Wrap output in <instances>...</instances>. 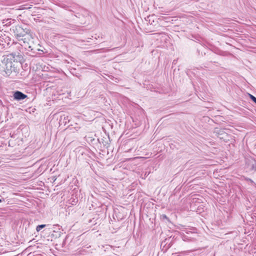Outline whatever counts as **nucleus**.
<instances>
[{
    "instance_id": "4",
    "label": "nucleus",
    "mask_w": 256,
    "mask_h": 256,
    "mask_svg": "<svg viewBox=\"0 0 256 256\" xmlns=\"http://www.w3.org/2000/svg\"><path fill=\"white\" fill-rule=\"evenodd\" d=\"M46 226V224L38 225L36 228V230L37 232H40L42 228H45Z\"/></svg>"
},
{
    "instance_id": "11",
    "label": "nucleus",
    "mask_w": 256,
    "mask_h": 256,
    "mask_svg": "<svg viewBox=\"0 0 256 256\" xmlns=\"http://www.w3.org/2000/svg\"><path fill=\"white\" fill-rule=\"evenodd\" d=\"M253 185L254 186H256V184H253Z\"/></svg>"
},
{
    "instance_id": "3",
    "label": "nucleus",
    "mask_w": 256,
    "mask_h": 256,
    "mask_svg": "<svg viewBox=\"0 0 256 256\" xmlns=\"http://www.w3.org/2000/svg\"><path fill=\"white\" fill-rule=\"evenodd\" d=\"M250 170H256V161L254 160H252Z\"/></svg>"
},
{
    "instance_id": "10",
    "label": "nucleus",
    "mask_w": 256,
    "mask_h": 256,
    "mask_svg": "<svg viewBox=\"0 0 256 256\" xmlns=\"http://www.w3.org/2000/svg\"><path fill=\"white\" fill-rule=\"evenodd\" d=\"M9 56H16L15 54H10Z\"/></svg>"
},
{
    "instance_id": "8",
    "label": "nucleus",
    "mask_w": 256,
    "mask_h": 256,
    "mask_svg": "<svg viewBox=\"0 0 256 256\" xmlns=\"http://www.w3.org/2000/svg\"><path fill=\"white\" fill-rule=\"evenodd\" d=\"M4 199L2 198H0V202H4Z\"/></svg>"
},
{
    "instance_id": "1",
    "label": "nucleus",
    "mask_w": 256,
    "mask_h": 256,
    "mask_svg": "<svg viewBox=\"0 0 256 256\" xmlns=\"http://www.w3.org/2000/svg\"><path fill=\"white\" fill-rule=\"evenodd\" d=\"M10 32L18 40H22L24 44H28L33 39L32 34L29 29L22 25H17L10 28Z\"/></svg>"
},
{
    "instance_id": "5",
    "label": "nucleus",
    "mask_w": 256,
    "mask_h": 256,
    "mask_svg": "<svg viewBox=\"0 0 256 256\" xmlns=\"http://www.w3.org/2000/svg\"><path fill=\"white\" fill-rule=\"evenodd\" d=\"M244 179L247 181L250 182L252 184H256V183L252 180L251 178H247V177H244Z\"/></svg>"
},
{
    "instance_id": "9",
    "label": "nucleus",
    "mask_w": 256,
    "mask_h": 256,
    "mask_svg": "<svg viewBox=\"0 0 256 256\" xmlns=\"http://www.w3.org/2000/svg\"><path fill=\"white\" fill-rule=\"evenodd\" d=\"M28 48L30 49V50H33V49L32 48V46H28Z\"/></svg>"
},
{
    "instance_id": "2",
    "label": "nucleus",
    "mask_w": 256,
    "mask_h": 256,
    "mask_svg": "<svg viewBox=\"0 0 256 256\" xmlns=\"http://www.w3.org/2000/svg\"><path fill=\"white\" fill-rule=\"evenodd\" d=\"M27 95L20 91H16L14 94V98L16 100H22L27 98Z\"/></svg>"
},
{
    "instance_id": "6",
    "label": "nucleus",
    "mask_w": 256,
    "mask_h": 256,
    "mask_svg": "<svg viewBox=\"0 0 256 256\" xmlns=\"http://www.w3.org/2000/svg\"><path fill=\"white\" fill-rule=\"evenodd\" d=\"M250 99L256 104V98L253 95L249 94Z\"/></svg>"
},
{
    "instance_id": "7",
    "label": "nucleus",
    "mask_w": 256,
    "mask_h": 256,
    "mask_svg": "<svg viewBox=\"0 0 256 256\" xmlns=\"http://www.w3.org/2000/svg\"><path fill=\"white\" fill-rule=\"evenodd\" d=\"M161 218L163 220H168V218L167 217V216L164 214H163L161 216Z\"/></svg>"
}]
</instances>
